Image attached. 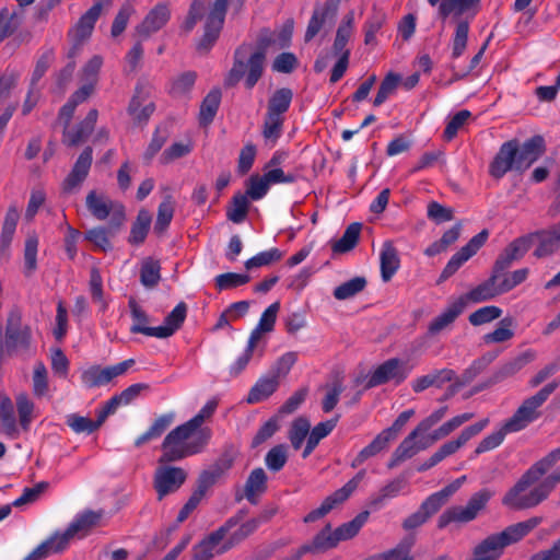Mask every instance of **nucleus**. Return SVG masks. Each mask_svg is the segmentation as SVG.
<instances>
[{"mask_svg":"<svg viewBox=\"0 0 560 560\" xmlns=\"http://www.w3.org/2000/svg\"><path fill=\"white\" fill-rule=\"evenodd\" d=\"M465 310L464 300L450 303L429 325V332L436 335L447 329Z\"/></svg>","mask_w":560,"mask_h":560,"instance_id":"obj_25","label":"nucleus"},{"mask_svg":"<svg viewBox=\"0 0 560 560\" xmlns=\"http://www.w3.org/2000/svg\"><path fill=\"white\" fill-rule=\"evenodd\" d=\"M361 232L360 223L350 224L341 238L332 245L334 253H347L351 250L358 243Z\"/></svg>","mask_w":560,"mask_h":560,"instance_id":"obj_50","label":"nucleus"},{"mask_svg":"<svg viewBox=\"0 0 560 560\" xmlns=\"http://www.w3.org/2000/svg\"><path fill=\"white\" fill-rule=\"evenodd\" d=\"M33 393L36 397H45L48 395V372L43 362H37L33 370Z\"/></svg>","mask_w":560,"mask_h":560,"instance_id":"obj_58","label":"nucleus"},{"mask_svg":"<svg viewBox=\"0 0 560 560\" xmlns=\"http://www.w3.org/2000/svg\"><path fill=\"white\" fill-rule=\"evenodd\" d=\"M133 364L135 360L128 359L107 368L93 365L82 372L81 378L83 384L88 387L102 386L109 383L114 377L122 375Z\"/></svg>","mask_w":560,"mask_h":560,"instance_id":"obj_14","label":"nucleus"},{"mask_svg":"<svg viewBox=\"0 0 560 560\" xmlns=\"http://www.w3.org/2000/svg\"><path fill=\"white\" fill-rule=\"evenodd\" d=\"M267 475L262 468L254 469L245 483V497L250 503H256L257 498L265 492Z\"/></svg>","mask_w":560,"mask_h":560,"instance_id":"obj_40","label":"nucleus"},{"mask_svg":"<svg viewBox=\"0 0 560 560\" xmlns=\"http://www.w3.org/2000/svg\"><path fill=\"white\" fill-rule=\"evenodd\" d=\"M381 275L384 282L389 281L399 268L398 253L390 242L382 245L380 253Z\"/></svg>","mask_w":560,"mask_h":560,"instance_id":"obj_33","label":"nucleus"},{"mask_svg":"<svg viewBox=\"0 0 560 560\" xmlns=\"http://www.w3.org/2000/svg\"><path fill=\"white\" fill-rule=\"evenodd\" d=\"M337 422L338 417L319 422L312 429V431L310 430V435L306 440V445L302 453L303 458H306L311 455L314 448L318 445L319 441L326 438L335 429Z\"/></svg>","mask_w":560,"mask_h":560,"instance_id":"obj_38","label":"nucleus"},{"mask_svg":"<svg viewBox=\"0 0 560 560\" xmlns=\"http://www.w3.org/2000/svg\"><path fill=\"white\" fill-rule=\"evenodd\" d=\"M518 143L515 140L504 142L489 166V173L494 178L503 177L513 168L517 170Z\"/></svg>","mask_w":560,"mask_h":560,"instance_id":"obj_16","label":"nucleus"},{"mask_svg":"<svg viewBox=\"0 0 560 560\" xmlns=\"http://www.w3.org/2000/svg\"><path fill=\"white\" fill-rule=\"evenodd\" d=\"M490 498V491L481 490L475 493L465 506H453L447 509L439 517V527L443 528L452 522L466 523L472 521L485 508Z\"/></svg>","mask_w":560,"mask_h":560,"instance_id":"obj_7","label":"nucleus"},{"mask_svg":"<svg viewBox=\"0 0 560 560\" xmlns=\"http://www.w3.org/2000/svg\"><path fill=\"white\" fill-rule=\"evenodd\" d=\"M395 439V429L387 428L383 430L376 438L364 448L360 451L357 457L352 460L351 467L357 468L362 465L370 457L377 455L385 450L388 443Z\"/></svg>","mask_w":560,"mask_h":560,"instance_id":"obj_23","label":"nucleus"},{"mask_svg":"<svg viewBox=\"0 0 560 560\" xmlns=\"http://www.w3.org/2000/svg\"><path fill=\"white\" fill-rule=\"evenodd\" d=\"M93 161V151L90 147L85 148L77 159L71 172L63 180V190L71 192L85 180L89 175Z\"/></svg>","mask_w":560,"mask_h":560,"instance_id":"obj_18","label":"nucleus"},{"mask_svg":"<svg viewBox=\"0 0 560 560\" xmlns=\"http://www.w3.org/2000/svg\"><path fill=\"white\" fill-rule=\"evenodd\" d=\"M370 560H412L411 545L400 542L396 547L372 557Z\"/></svg>","mask_w":560,"mask_h":560,"instance_id":"obj_64","label":"nucleus"},{"mask_svg":"<svg viewBox=\"0 0 560 560\" xmlns=\"http://www.w3.org/2000/svg\"><path fill=\"white\" fill-rule=\"evenodd\" d=\"M406 488V481L401 478H396L384 487H382L377 494L371 498L370 504L374 508L383 505L387 500L398 497Z\"/></svg>","mask_w":560,"mask_h":560,"instance_id":"obj_43","label":"nucleus"},{"mask_svg":"<svg viewBox=\"0 0 560 560\" xmlns=\"http://www.w3.org/2000/svg\"><path fill=\"white\" fill-rule=\"evenodd\" d=\"M354 27V15L353 13H348L340 25L338 26L336 38L334 42V54L335 55H342V51H349V49L346 48L347 43L349 42L350 37L352 36Z\"/></svg>","mask_w":560,"mask_h":560,"instance_id":"obj_42","label":"nucleus"},{"mask_svg":"<svg viewBox=\"0 0 560 560\" xmlns=\"http://www.w3.org/2000/svg\"><path fill=\"white\" fill-rule=\"evenodd\" d=\"M280 310V303L270 304L261 314L257 326L250 332V345H257L262 334L271 332L275 329L277 316Z\"/></svg>","mask_w":560,"mask_h":560,"instance_id":"obj_32","label":"nucleus"},{"mask_svg":"<svg viewBox=\"0 0 560 560\" xmlns=\"http://www.w3.org/2000/svg\"><path fill=\"white\" fill-rule=\"evenodd\" d=\"M411 369L412 366H409L407 362L399 359H389L373 371L366 385L368 387H374L388 382L399 384L407 378Z\"/></svg>","mask_w":560,"mask_h":560,"instance_id":"obj_12","label":"nucleus"},{"mask_svg":"<svg viewBox=\"0 0 560 560\" xmlns=\"http://www.w3.org/2000/svg\"><path fill=\"white\" fill-rule=\"evenodd\" d=\"M248 196L246 194H237L233 197L232 205L228 210V218L234 223H241L246 218L248 211Z\"/></svg>","mask_w":560,"mask_h":560,"instance_id":"obj_61","label":"nucleus"},{"mask_svg":"<svg viewBox=\"0 0 560 560\" xmlns=\"http://www.w3.org/2000/svg\"><path fill=\"white\" fill-rule=\"evenodd\" d=\"M532 243L533 235L530 234L514 240L506 246L504 252L497 260V268L504 269L509 267L514 260L521 259L530 248Z\"/></svg>","mask_w":560,"mask_h":560,"instance_id":"obj_26","label":"nucleus"},{"mask_svg":"<svg viewBox=\"0 0 560 560\" xmlns=\"http://www.w3.org/2000/svg\"><path fill=\"white\" fill-rule=\"evenodd\" d=\"M66 423L71 428L75 433H92L94 432L101 424V420L92 421L91 419L79 416L77 413L68 415L66 418Z\"/></svg>","mask_w":560,"mask_h":560,"instance_id":"obj_59","label":"nucleus"},{"mask_svg":"<svg viewBox=\"0 0 560 560\" xmlns=\"http://www.w3.org/2000/svg\"><path fill=\"white\" fill-rule=\"evenodd\" d=\"M454 372L451 370L435 371L430 374L420 376L412 382V389L420 393L431 386H442L443 383L453 378Z\"/></svg>","mask_w":560,"mask_h":560,"instance_id":"obj_41","label":"nucleus"},{"mask_svg":"<svg viewBox=\"0 0 560 560\" xmlns=\"http://www.w3.org/2000/svg\"><path fill=\"white\" fill-rule=\"evenodd\" d=\"M211 438V430L197 431L188 423L173 429L162 443L158 463H172L201 453Z\"/></svg>","mask_w":560,"mask_h":560,"instance_id":"obj_2","label":"nucleus"},{"mask_svg":"<svg viewBox=\"0 0 560 560\" xmlns=\"http://www.w3.org/2000/svg\"><path fill=\"white\" fill-rule=\"evenodd\" d=\"M560 386V380L546 384L536 394L523 400L511 418L505 421V430L518 432L524 430L540 417V407L549 396Z\"/></svg>","mask_w":560,"mask_h":560,"instance_id":"obj_4","label":"nucleus"},{"mask_svg":"<svg viewBox=\"0 0 560 560\" xmlns=\"http://www.w3.org/2000/svg\"><path fill=\"white\" fill-rule=\"evenodd\" d=\"M428 2L432 7L438 5L439 14L445 19L451 14L458 18L468 11H472L475 14L480 0H428Z\"/></svg>","mask_w":560,"mask_h":560,"instance_id":"obj_22","label":"nucleus"},{"mask_svg":"<svg viewBox=\"0 0 560 560\" xmlns=\"http://www.w3.org/2000/svg\"><path fill=\"white\" fill-rule=\"evenodd\" d=\"M544 151V139L533 137L525 141L517 153V170L527 168L539 159Z\"/></svg>","mask_w":560,"mask_h":560,"instance_id":"obj_31","label":"nucleus"},{"mask_svg":"<svg viewBox=\"0 0 560 560\" xmlns=\"http://www.w3.org/2000/svg\"><path fill=\"white\" fill-rule=\"evenodd\" d=\"M288 460V447L284 444L273 446L266 455V466L272 471H279Z\"/></svg>","mask_w":560,"mask_h":560,"instance_id":"obj_63","label":"nucleus"},{"mask_svg":"<svg viewBox=\"0 0 560 560\" xmlns=\"http://www.w3.org/2000/svg\"><path fill=\"white\" fill-rule=\"evenodd\" d=\"M101 12L102 4L95 3L80 18V20L71 31V36L78 43H81L91 36L94 25L97 19L100 18Z\"/></svg>","mask_w":560,"mask_h":560,"instance_id":"obj_28","label":"nucleus"},{"mask_svg":"<svg viewBox=\"0 0 560 560\" xmlns=\"http://www.w3.org/2000/svg\"><path fill=\"white\" fill-rule=\"evenodd\" d=\"M538 523V518H530L511 525L499 534L489 536L475 548L474 557L470 560H497L501 556L504 547L521 540L533 530Z\"/></svg>","mask_w":560,"mask_h":560,"instance_id":"obj_3","label":"nucleus"},{"mask_svg":"<svg viewBox=\"0 0 560 560\" xmlns=\"http://www.w3.org/2000/svg\"><path fill=\"white\" fill-rule=\"evenodd\" d=\"M500 294L501 292L498 285V276L493 275L488 280L472 288L465 295H462L457 300H464L466 307L468 303H480L489 301Z\"/></svg>","mask_w":560,"mask_h":560,"instance_id":"obj_24","label":"nucleus"},{"mask_svg":"<svg viewBox=\"0 0 560 560\" xmlns=\"http://www.w3.org/2000/svg\"><path fill=\"white\" fill-rule=\"evenodd\" d=\"M15 401L19 413V429L28 430L34 418V402L25 394L18 395Z\"/></svg>","mask_w":560,"mask_h":560,"instance_id":"obj_53","label":"nucleus"},{"mask_svg":"<svg viewBox=\"0 0 560 560\" xmlns=\"http://www.w3.org/2000/svg\"><path fill=\"white\" fill-rule=\"evenodd\" d=\"M489 236L487 230H482L477 235L455 253L441 273V280L452 277L467 260H469L485 245Z\"/></svg>","mask_w":560,"mask_h":560,"instance_id":"obj_13","label":"nucleus"},{"mask_svg":"<svg viewBox=\"0 0 560 560\" xmlns=\"http://www.w3.org/2000/svg\"><path fill=\"white\" fill-rule=\"evenodd\" d=\"M233 0H215L206 18L205 33L198 42L199 51H208L218 39L222 30L228 5Z\"/></svg>","mask_w":560,"mask_h":560,"instance_id":"obj_9","label":"nucleus"},{"mask_svg":"<svg viewBox=\"0 0 560 560\" xmlns=\"http://www.w3.org/2000/svg\"><path fill=\"white\" fill-rule=\"evenodd\" d=\"M311 423L305 418L295 419L289 430V440L294 450H299L310 435Z\"/></svg>","mask_w":560,"mask_h":560,"instance_id":"obj_55","label":"nucleus"},{"mask_svg":"<svg viewBox=\"0 0 560 560\" xmlns=\"http://www.w3.org/2000/svg\"><path fill=\"white\" fill-rule=\"evenodd\" d=\"M514 320L511 317L503 318L499 326L491 332L483 336L486 343H499L504 342L513 338L514 331L512 329Z\"/></svg>","mask_w":560,"mask_h":560,"instance_id":"obj_56","label":"nucleus"},{"mask_svg":"<svg viewBox=\"0 0 560 560\" xmlns=\"http://www.w3.org/2000/svg\"><path fill=\"white\" fill-rule=\"evenodd\" d=\"M187 315L185 303H178L173 311L165 317L163 325L158 326V338L171 337L184 323Z\"/></svg>","mask_w":560,"mask_h":560,"instance_id":"obj_34","label":"nucleus"},{"mask_svg":"<svg viewBox=\"0 0 560 560\" xmlns=\"http://www.w3.org/2000/svg\"><path fill=\"white\" fill-rule=\"evenodd\" d=\"M279 381L276 376L267 375L260 377L249 390L247 402L257 404L271 396L278 388Z\"/></svg>","mask_w":560,"mask_h":560,"instance_id":"obj_35","label":"nucleus"},{"mask_svg":"<svg viewBox=\"0 0 560 560\" xmlns=\"http://www.w3.org/2000/svg\"><path fill=\"white\" fill-rule=\"evenodd\" d=\"M283 118L266 114L261 132L267 145L273 147L277 143L283 131Z\"/></svg>","mask_w":560,"mask_h":560,"instance_id":"obj_46","label":"nucleus"},{"mask_svg":"<svg viewBox=\"0 0 560 560\" xmlns=\"http://www.w3.org/2000/svg\"><path fill=\"white\" fill-rule=\"evenodd\" d=\"M265 58V52L257 50L247 60H243L242 51L237 50L234 65L225 80L226 84L234 85L244 79L245 86L253 89L262 75Z\"/></svg>","mask_w":560,"mask_h":560,"instance_id":"obj_5","label":"nucleus"},{"mask_svg":"<svg viewBox=\"0 0 560 560\" xmlns=\"http://www.w3.org/2000/svg\"><path fill=\"white\" fill-rule=\"evenodd\" d=\"M86 207L96 219L105 220L113 209V202L107 197L91 191L86 196Z\"/></svg>","mask_w":560,"mask_h":560,"instance_id":"obj_45","label":"nucleus"},{"mask_svg":"<svg viewBox=\"0 0 560 560\" xmlns=\"http://www.w3.org/2000/svg\"><path fill=\"white\" fill-rule=\"evenodd\" d=\"M152 218L148 210L142 209L137 215V220L132 224L129 242L132 244L142 243L148 234Z\"/></svg>","mask_w":560,"mask_h":560,"instance_id":"obj_47","label":"nucleus"},{"mask_svg":"<svg viewBox=\"0 0 560 560\" xmlns=\"http://www.w3.org/2000/svg\"><path fill=\"white\" fill-rule=\"evenodd\" d=\"M103 517L104 512L102 510H84L73 517L67 528L73 538L81 539L86 537L93 528L100 526Z\"/></svg>","mask_w":560,"mask_h":560,"instance_id":"obj_19","label":"nucleus"},{"mask_svg":"<svg viewBox=\"0 0 560 560\" xmlns=\"http://www.w3.org/2000/svg\"><path fill=\"white\" fill-rule=\"evenodd\" d=\"M434 442H436V439L433 432L424 430L422 425L418 424L396 448L394 452V460L401 462L411 458L419 452L430 447Z\"/></svg>","mask_w":560,"mask_h":560,"instance_id":"obj_10","label":"nucleus"},{"mask_svg":"<svg viewBox=\"0 0 560 560\" xmlns=\"http://www.w3.org/2000/svg\"><path fill=\"white\" fill-rule=\"evenodd\" d=\"M175 202L172 196H166L159 205L154 230L158 233L164 232L170 225L174 215Z\"/></svg>","mask_w":560,"mask_h":560,"instance_id":"obj_48","label":"nucleus"},{"mask_svg":"<svg viewBox=\"0 0 560 560\" xmlns=\"http://www.w3.org/2000/svg\"><path fill=\"white\" fill-rule=\"evenodd\" d=\"M366 285V280L363 277L352 278L340 285L336 287L334 290V296L337 300H348L353 298L359 292H361Z\"/></svg>","mask_w":560,"mask_h":560,"instance_id":"obj_54","label":"nucleus"},{"mask_svg":"<svg viewBox=\"0 0 560 560\" xmlns=\"http://www.w3.org/2000/svg\"><path fill=\"white\" fill-rule=\"evenodd\" d=\"M234 518L229 520L223 526L209 534L192 551L196 560H211L214 556L222 555L233 548V541H228V533L236 525Z\"/></svg>","mask_w":560,"mask_h":560,"instance_id":"obj_6","label":"nucleus"},{"mask_svg":"<svg viewBox=\"0 0 560 560\" xmlns=\"http://www.w3.org/2000/svg\"><path fill=\"white\" fill-rule=\"evenodd\" d=\"M187 471L182 467L159 463L153 476V487L158 499L162 500L168 494L175 493L186 481Z\"/></svg>","mask_w":560,"mask_h":560,"instance_id":"obj_8","label":"nucleus"},{"mask_svg":"<svg viewBox=\"0 0 560 560\" xmlns=\"http://www.w3.org/2000/svg\"><path fill=\"white\" fill-rule=\"evenodd\" d=\"M292 97L293 93L290 89L282 88L277 90L269 98L267 115L284 119V115L290 107Z\"/></svg>","mask_w":560,"mask_h":560,"instance_id":"obj_36","label":"nucleus"},{"mask_svg":"<svg viewBox=\"0 0 560 560\" xmlns=\"http://www.w3.org/2000/svg\"><path fill=\"white\" fill-rule=\"evenodd\" d=\"M468 35L469 22L465 20H457L450 44L451 57L453 59H457L464 55L468 44Z\"/></svg>","mask_w":560,"mask_h":560,"instance_id":"obj_39","label":"nucleus"},{"mask_svg":"<svg viewBox=\"0 0 560 560\" xmlns=\"http://www.w3.org/2000/svg\"><path fill=\"white\" fill-rule=\"evenodd\" d=\"M170 19L171 9L168 4L160 2L149 10L143 20L137 25L136 33L141 38H149L152 34L161 31Z\"/></svg>","mask_w":560,"mask_h":560,"instance_id":"obj_15","label":"nucleus"},{"mask_svg":"<svg viewBox=\"0 0 560 560\" xmlns=\"http://www.w3.org/2000/svg\"><path fill=\"white\" fill-rule=\"evenodd\" d=\"M98 117V113L96 109H91L84 120L80 122L79 126L72 129H68L63 135V142L68 145H77L80 142L84 141L92 132L96 120Z\"/></svg>","mask_w":560,"mask_h":560,"instance_id":"obj_29","label":"nucleus"},{"mask_svg":"<svg viewBox=\"0 0 560 560\" xmlns=\"http://www.w3.org/2000/svg\"><path fill=\"white\" fill-rule=\"evenodd\" d=\"M92 94L91 85H82L72 97L62 106L60 109V119H63L66 122L70 120L72 117L75 107L78 104L84 102Z\"/></svg>","mask_w":560,"mask_h":560,"instance_id":"obj_57","label":"nucleus"},{"mask_svg":"<svg viewBox=\"0 0 560 560\" xmlns=\"http://www.w3.org/2000/svg\"><path fill=\"white\" fill-rule=\"evenodd\" d=\"M338 542L339 540L336 536L335 530L332 532L330 526L327 525L314 537V539L310 544H305L296 550L294 560H299L303 555L308 552H324L328 549L336 547Z\"/></svg>","mask_w":560,"mask_h":560,"instance_id":"obj_21","label":"nucleus"},{"mask_svg":"<svg viewBox=\"0 0 560 560\" xmlns=\"http://www.w3.org/2000/svg\"><path fill=\"white\" fill-rule=\"evenodd\" d=\"M154 112V104L148 98L145 91L137 89L129 106L128 114L138 124L145 122Z\"/></svg>","mask_w":560,"mask_h":560,"instance_id":"obj_27","label":"nucleus"},{"mask_svg":"<svg viewBox=\"0 0 560 560\" xmlns=\"http://www.w3.org/2000/svg\"><path fill=\"white\" fill-rule=\"evenodd\" d=\"M369 517V512L358 514L353 520L340 525L335 529L336 536L339 541L348 540L354 537Z\"/></svg>","mask_w":560,"mask_h":560,"instance_id":"obj_51","label":"nucleus"},{"mask_svg":"<svg viewBox=\"0 0 560 560\" xmlns=\"http://www.w3.org/2000/svg\"><path fill=\"white\" fill-rule=\"evenodd\" d=\"M489 423V419H482L479 422L464 429L458 438L444 443L436 452L433 453V462H442L444 458L455 454L471 438L480 433Z\"/></svg>","mask_w":560,"mask_h":560,"instance_id":"obj_17","label":"nucleus"},{"mask_svg":"<svg viewBox=\"0 0 560 560\" xmlns=\"http://www.w3.org/2000/svg\"><path fill=\"white\" fill-rule=\"evenodd\" d=\"M161 266L158 260L147 258L141 264L140 281L147 288L155 287L161 279Z\"/></svg>","mask_w":560,"mask_h":560,"instance_id":"obj_49","label":"nucleus"},{"mask_svg":"<svg viewBox=\"0 0 560 560\" xmlns=\"http://www.w3.org/2000/svg\"><path fill=\"white\" fill-rule=\"evenodd\" d=\"M532 235L533 240L536 238L538 241V245L534 252L537 258L550 256L560 249V222L548 230H542Z\"/></svg>","mask_w":560,"mask_h":560,"instance_id":"obj_20","label":"nucleus"},{"mask_svg":"<svg viewBox=\"0 0 560 560\" xmlns=\"http://www.w3.org/2000/svg\"><path fill=\"white\" fill-rule=\"evenodd\" d=\"M400 82V75L389 72L382 81L377 94L374 98V106L382 105L390 95H393Z\"/></svg>","mask_w":560,"mask_h":560,"instance_id":"obj_60","label":"nucleus"},{"mask_svg":"<svg viewBox=\"0 0 560 560\" xmlns=\"http://www.w3.org/2000/svg\"><path fill=\"white\" fill-rule=\"evenodd\" d=\"M558 482L560 476L556 472L544 478L530 467L504 495L502 502L517 510L536 506L548 497Z\"/></svg>","mask_w":560,"mask_h":560,"instance_id":"obj_1","label":"nucleus"},{"mask_svg":"<svg viewBox=\"0 0 560 560\" xmlns=\"http://www.w3.org/2000/svg\"><path fill=\"white\" fill-rule=\"evenodd\" d=\"M221 102V92L220 90L210 91L206 97L203 98L200 112H199V120L201 125L210 124L219 108Z\"/></svg>","mask_w":560,"mask_h":560,"instance_id":"obj_44","label":"nucleus"},{"mask_svg":"<svg viewBox=\"0 0 560 560\" xmlns=\"http://www.w3.org/2000/svg\"><path fill=\"white\" fill-rule=\"evenodd\" d=\"M130 315L132 318V325L130 331L132 334H143L148 337L158 338V327H149V316L144 310L137 303L135 299H130L128 302Z\"/></svg>","mask_w":560,"mask_h":560,"instance_id":"obj_30","label":"nucleus"},{"mask_svg":"<svg viewBox=\"0 0 560 560\" xmlns=\"http://www.w3.org/2000/svg\"><path fill=\"white\" fill-rule=\"evenodd\" d=\"M20 218V211L16 205H11L5 213L2 232H1V244L8 246L15 233L16 224Z\"/></svg>","mask_w":560,"mask_h":560,"instance_id":"obj_52","label":"nucleus"},{"mask_svg":"<svg viewBox=\"0 0 560 560\" xmlns=\"http://www.w3.org/2000/svg\"><path fill=\"white\" fill-rule=\"evenodd\" d=\"M0 424L2 432L9 436H16L20 432L14 405L8 397L0 401Z\"/></svg>","mask_w":560,"mask_h":560,"instance_id":"obj_37","label":"nucleus"},{"mask_svg":"<svg viewBox=\"0 0 560 560\" xmlns=\"http://www.w3.org/2000/svg\"><path fill=\"white\" fill-rule=\"evenodd\" d=\"M365 476V470H360L353 478H351L343 487L335 491L332 494L328 495L319 508L311 511L304 517L305 523H313L322 517H324L327 513H329L334 506L338 503L346 501L350 494L358 488L359 483Z\"/></svg>","mask_w":560,"mask_h":560,"instance_id":"obj_11","label":"nucleus"},{"mask_svg":"<svg viewBox=\"0 0 560 560\" xmlns=\"http://www.w3.org/2000/svg\"><path fill=\"white\" fill-rule=\"evenodd\" d=\"M502 314V310L494 305L480 307L469 315V323L472 326H480L498 319Z\"/></svg>","mask_w":560,"mask_h":560,"instance_id":"obj_62","label":"nucleus"}]
</instances>
